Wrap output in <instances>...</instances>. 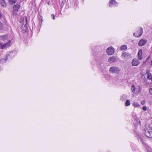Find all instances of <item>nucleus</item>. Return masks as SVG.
I'll use <instances>...</instances> for the list:
<instances>
[{
	"label": "nucleus",
	"instance_id": "obj_29",
	"mask_svg": "<svg viewBox=\"0 0 152 152\" xmlns=\"http://www.w3.org/2000/svg\"><path fill=\"white\" fill-rule=\"evenodd\" d=\"M51 16L52 18H53V19H54L55 18V16L53 14H52Z\"/></svg>",
	"mask_w": 152,
	"mask_h": 152
},
{
	"label": "nucleus",
	"instance_id": "obj_37",
	"mask_svg": "<svg viewBox=\"0 0 152 152\" xmlns=\"http://www.w3.org/2000/svg\"><path fill=\"white\" fill-rule=\"evenodd\" d=\"M151 80H152V77L151 78Z\"/></svg>",
	"mask_w": 152,
	"mask_h": 152
},
{
	"label": "nucleus",
	"instance_id": "obj_12",
	"mask_svg": "<svg viewBox=\"0 0 152 152\" xmlns=\"http://www.w3.org/2000/svg\"><path fill=\"white\" fill-rule=\"evenodd\" d=\"M122 56L124 57V58H129L130 56V54L126 52H124L122 53Z\"/></svg>",
	"mask_w": 152,
	"mask_h": 152
},
{
	"label": "nucleus",
	"instance_id": "obj_30",
	"mask_svg": "<svg viewBox=\"0 0 152 152\" xmlns=\"http://www.w3.org/2000/svg\"><path fill=\"white\" fill-rule=\"evenodd\" d=\"M6 59H4L3 60H4V61H5L7 59V58L8 57H6Z\"/></svg>",
	"mask_w": 152,
	"mask_h": 152
},
{
	"label": "nucleus",
	"instance_id": "obj_38",
	"mask_svg": "<svg viewBox=\"0 0 152 152\" xmlns=\"http://www.w3.org/2000/svg\"><path fill=\"white\" fill-rule=\"evenodd\" d=\"M27 17H26V19H27Z\"/></svg>",
	"mask_w": 152,
	"mask_h": 152
},
{
	"label": "nucleus",
	"instance_id": "obj_15",
	"mask_svg": "<svg viewBox=\"0 0 152 152\" xmlns=\"http://www.w3.org/2000/svg\"><path fill=\"white\" fill-rule=\"evenodd\" d=\"M20 22L22 25H26L27 24V20H20Z\"/></svg>",
	"mask_w": 152,
	"mask_h": 152
},
{
	"label": "nucleus",
	"instance_id": "obj_9",
	"mask_svg": "<svg viewBox=\"0 0 152 152\" xmlns=\"http://www.w3.org/2000/svg\"><path fill=\"white\" fill-rule=\"evenodd\" d=\"M10 41L9 40V41L5 44L3 45L2 43H0V47L1 49H4L8 46L10 44Z\"/></svg>",
	"mask_w": 152,
	"mask_h": 152
},
{
	"label": "nucleus",
	"instance_id": "obj_17",
	"mask_svg": "<svg viewBox=\"0 0 152 152\" xmlns=\"http://www.w3.org/2000/svg\"><path fill=\"white\" fill-rule=\"evenodd\" d=\"M16 0H9L8 2H9L10 4L11 5H13L15 4L17 2Z\"/></svg>",
	"mask_w": 152,
	"mask_h": 152
},
{
	"label": "nucleus",
	"instance_id": "obj_13",
	"mask_svg": "<svg viewBox=\"0 0 152 152\" xmlns=\"http://www.w3.org/2000/svg\"><path fill=\"white\" fill-rule=\"evenodd\" d=\"M27 25H22L21 26V28L23 32L25 33L26 32L27 29V27L26 26Z\"/></svg>",
	"mask_w": 152,
	"mask_h": 152
},
{
	"label": "nucleus",
	"instance_id": "obj_21",
	"mask_svg": "<svg viewBox=\"0 0 152 152\" xmlns=\"http://www.w3.org/2000/svg\"><path fill=\"white\" fill-rule=\"evenodd\" d=\"M131 90L132 92H134L135 90V86H132L131 88Z\"/></svg>",
	"mask_w": 152,
	"mask_h": 152
},
{
	"label": "nucleus",
	"instance_id": "obj_32",
	"mask_svg": "<svg viewBox=\"0 0 152 152\" xmlns=\"http://www.w3.org/2000/svg\"><path fill=\"white\" fill-rule=\"evenodd\" d=\"M2 17V15L1 13L0 12V18H1Z\"/></svg>",
	"mask_w": 152,
	"mask_h": 152
},
{
	"label": "nucleus",
	"instance_id": "obj_26",
	"mask_svg": "<svg viewBox=\"0 0 152 152\" xmlns=\"http://www.w3.org/2000/svg\"><path fill=\"white\" fill-rule=\"evenodd\" d=\"M142 110H144V111H145L146 110H147V107L146 106H143V107H142Z\"/></svg>",
	"mask_w": 152,
	"mask_h": 152
},
{
	"label": "nucleus",
	"instance_id": "obj_2",
	"mask_svg": "<svg viewBox=\"0 0 152 152\" xmlns=\"http://www.w3.org/2000/svg\"><path fill=\"white\" fill-rule=\"evenodd\" d=\"M110 72L112 73L118 74L120 72L119 68L115 66H111L109 69Z\"/></svg>",
	"mask_w": 152,
	"mask_h": 152
},
{
	"label": "nucleus",
	"instance_id": "obj_10",
	"mask_svg": "<svg viewBox=\"0 0 152 152\" xmlns=\"http://www.w3.org/2000/svg\"><path fill=\"white\" fill-rule=\"evenodd\" d=\"M117 4V3L115 0H111V1L109 3V6L110 7L113 6H116Z\"/></svg>",
	"mask_w": 152,
	"mask_h": 152
},
{
	"label": "nucleus",
	"instance_id": "obj_4",
	"mask_svg": "<svg viewBox=\"0 0 152 152\" xmlns=\"http://www.w3.org/2000/svg\"><path fill=\"white\" fill-rule=\"evenodd\" d=\"M143 33V29L141 27L139 28L138 31L136 33V34L135 33L133 34L134 36L136 37H139L141 36Z\"/></svg>",
	"mask_w": 152,
	"mask_h": 152
},
{
	"label": "nucleus",
	"instance_id": "obj_3",
	"mask_svg": "<svg viewBox=\"0 0 152 152\" xmlns=\"http://www.w3.org/2000/svg\"><path fill=\"white\" fill-rule=\"evenodd\" d=\"M20 7V5L19 4H17L14 5L13 7V12L12 15L13 16H16L17 14V12L18 10Z\"/></svg>",
	"mask_w": 152,
	"mask_h": 152
},
{
	"label": "nucleus",
	"instance_id": "obj_11",
	"mask_svg": "<svg viewBox=\"0 0 152 152\" xmlns=\"http://www.w3.org/2000/svg\"><path fill=\"white\" fill-rule=\"evenodd\" d=\"M138 58L139 59L141 60L142 58V50L141 49H140L138 53Z\"/></svg>",
	"mask_w": 152,
	"mask_h": 152
},
{
	"label": "nucleus",
	"instance_id": "obj_25",
	"mask_svg": "<svg viewBox=\"0 0 152 152\" xmlns=\"http://www.w3.org/2000/svg\"><path fill=\"white\" fill-rule=\"evenodd\" d=\"M122 99H126V95H123L122 97Z\"/></svg>",
	"mask_w": 152,
	"mask_h": 152
},
{
	"label": "nucleus",
	"instance_id": "obj_16",
	"mask_svg": "<svg viewBox=\"0 0 152 152\" xmlns=\"http://www.w3.org/2000/svg\"><path fill=\"white\" fill-rule=\"evenodd\" d=\"M7 39V35H4L0 36V39L2 40H5Z\"/></svg>",
	"mask_w": 152,
	"mask_h": 152
},
{
	"label": "nucleus",
	"instance_id": "obj_6",
	"mask_svg": "<svg viewBox=\"0 0 152 152\" xmlns=\"http://www.w3.org/2000/svg\"><path fill=\"white\" fill-rule=\"evenodd\" d=\"M107 52L108 55H111L114 53V48L112 47H109L107 49Z\"/></svg>",
	"mask_w": 152,
	"mask_h": 152
},
{
	"label": "nucleus",
	"instance_id": "obj_27",
	"mask_svg": "<svg viewBox=\"0 0 152 152\" xmlns=\"http://www.w3.org/2000/svg\"><path fill=\"white\" fill-rule=\"evenodd\" d=\"M145 103V100H143V101H142L141 102V103L143 105Z\"/></svg>",
	"mask_w": 152,
	"mask_h": 152
},
{
	"label": "nucleus",
	"instance_id": "obj_8",
	"mask_svg": "<svg viewBox=\"0 0 152 152\" xmlns=\"http://www.w3.org/2000/svg\"><path fill=\"white\" fill-rule=\"evenodd\" d=\"M147 41L144 39H142L140 40L138 42V45L140 46H142Z\"/></svg>",
	"mask_w": 152,
	"mask_h": 152
},
{
	"label": "nucleus",
	"instance_id": "obj_14",
	"mask_svg": "<svg viewBox=\"0 0 152 152\" xmlns=\"http://www.w3.org/2000/svg\"><path fill=\"white\" fill-rule=\"evenodd\" d=\"M0 4L1 6L3 7H6V4L5 1L4 0H0Z\"/></svg>",
	"mask_w": 152,
	"mask_h": 152
},
{
	"label": "nucleus",
	"instance_id": "obj_34",
	"mask_svg": "<svg viewBox=\"0 0 152 152\" xmlns=\"http://www.w3.org/2000/svg\"><path fill=\"white\" fill-rule=\"evenodd\" d=\"M149 76H150V75H148V78L149 79H151V78H150L149 77Z\"/></svg>",
	"mask_w": 152,
	"mask_h": 152
},
{
	"label": "nucleus",
	"instance_id": "obj_24",
	"mask_svg": "<svg viewBox=\"0 0 152 152\" xmlns=\"http://www.w3.org/2000/svg\"><path fill=\"white\" fill-rule=\"evenodd\" d=\"M149 92L150 94L152 95V86H151L150 87L149 90Z\"/></svg>",
	"mask_w": 152,
	"mask_h": 152
},
{
	"label": "nucleus",
	"instance_id": "obj_7",
	"mask_svg": "<svg viewBox=\"0 0 152 152\" xmlns=\"http://www.w3.org/2000/svg\"><path fill=\"white\" fill-rule=\"evenodd\" d=\"M140 61L137 59H133L132 62V65L133 66H138L140 64Z\"/></svg>",
	"mask_w": 152,
	"mask_h": 152
},
{
	"label": "nucleus",
	"instance_id": "obj_5",
	"mask_svg": "<svg viewBox=\"0 0 152 152\" xmlns=\"http://www.w3.org/2000/svg\"><path fill=\"white\" fill-rule=\"evenodd\" d=\"M118 59L117 56H113L109 58L108 61L110 63H111L118 61Z\"/></svg>",
	"mask_w": 152,
	"mask_h": 152
},
{
	"label": "nucleus",
	"instance_id": "obj_33",
	"mask_svg": "<svg viewBox=\"0 0 152 152\" xmlns=\"http://www.w3.org/2000/svg\"><path fill=\"white\" fill-rule=\"evenodd\" d=\"M150 65L151 66L152 65V60H151V64H150Z\"/></svg>",
	"mask_w": 152,
	"mask_h": 152
},
{
	"label": "nucleus",
	"instance_id": "obj_19",
	"mask_svg": "<svg viewBox=\"0 0 152 152\" xmlns=\"http://www.w3.org/2000/svg\"><path fill=\"white\" fill-rule=\"evenodd\" d=\"M133 105L135 107H138L139 106V104L137 102H134L133 104Z\"/></svg>",
	"mask_w": 152,
	"mask_h": 152
},
{
	"label": "nucleus",
	"instance_id": "obj_22",
	"mask_svg": "<svg viewBox=\"0 0 152 152\" xmlns=\"http://www.w3.org/2000/svg\"><path fill=\"white\" fill-rule=\"evenodd\" d=\"M66 2V0H63V1L61 2V7L62 8L64 4Z\"/></svg>",
	"mask_w": 152,
	"mask_h": 152
},
{
	"label": "nucleus",
	"instance_id": "obj_18",
	"mask_svg": "<svg viewBox=\"0 0 152 152\" xmlns=\"http://www.w3.org/2000/svg\"><path fill=\"white\" fill-rule=\"evenodd\" d=\"M127 49V46L125 45H121L120 48V50H126Z\"/></svg>",
	"mask_w": 152,
	"mask_h": 152
},
{
	"label": "nucleus",
	"instance_id": "obj_28",
	"mask_svg": "<svg viewBox=\"0 0 152 152\" xmlns=\"http://www.w3.org/2000/svg\"><path fill=\"white\" fill-rule=\"evenodd\" d=\"M150 58V56H149L148 57V58H147V59H146V61L144 62V63H145L147 61H148V60H149Z\"/></svg>",
	"mask_w": 152,
	"mask_h": 152
},
{
	"label": "nucleus",
	"instance_id": "obj_1",
	"mask_svg": "<svg viewBox=\"0 0 152 152\" xmlns=\"http://www.w3.org/2000/svg\"><path fill=\"white\" fill-rule=\"evenodd\" d=\"M144 133L147 137L152 138V128L149 126L145 127Z\"/></svg>",
	"mask_w": 152,
	"mask_h": 152
},
{
	"label": "nucleus",
	"instance_id": "obj_20",
	"mask_svg": "<svg viewBox=\"0 0 152 152\" xmlns=\"http://www.w3.org/2000/svg\"><path fill=\"white\" fill-rule=\"evenodd\" d=\"M130 104V101L129 100H127L125 103V105L126 106H128Z\"/></svg>",
	"mask_w": 152,
	"mask_h": 152
},
{
	"label": "nucleus",
	"instance_id": "obj_31",
	"mask_svg": "<svg viewBox=\"0 0 152 152\" xmlns=\"http://www.w3.org/2000/svg\"><path fill=\"white\" fill-rule=\"evenodd\" d=\"M50 1H49L48 2V4L49 5H50Z\"/></svg>",
	"mask_w": 152,
	"mask_h": 152
},
{
	"label": "nucleus",
	"instance_id": "obj_23",
	"mask_svg": "<svg viewBox=\"0 0 152 152\" xmlns=\"http://www.w3.org/2000/svg\"><path fill=\"white\" fill-rule=\"evenodd\" d=\"M3 27V25L0 22V29L2 30Z\"/></svg>",
	"mask_w": 152,
	"mask_h": 152
},
{
	"label": "nucleus",
	"instance_id": "obj_35",
	"mask_svg": "<svg viewBox=\"0 0 152 152\" xmlns=\"http://www.w3.org/2000/svg\"><path fill=\"white\" fill-rule=\"evenodd\" d=\"M146 152H151V151H148Z\"/></svg>",
	"mask_w": 152,
	"mask_h": 152
},
{
	"label": "nucleus",
	"instance_id": "obj_36",
	"mask_svg": "<svg viewBox=\"0 0 152 152\" xmlns=\"http://www.w3.org/2000/svg\"><path fill=\"white\" fill-rule=\"evenodd\" d=\"M1 60H0V63H1L2 61H1ZM2 62H3V61H2Z\"/></svg>",
	"mask_w": 152,
	"mask_h": 152
}]
</instances>
